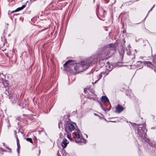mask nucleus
I'll list each match as a JSON object with an SVG mask.
<instances>
[{
    "instance_id": "39448f33",
    "label": "nucleus",
    "mask_w": 156,
    "mask_h": 156,
    "mask_svg": "<svg viewBox=\"0 0 156 156\" xmlns=\"http://www.w3.org/2000/svg\"><path fill=\"white\" fill-rule=\"evenodd\" d=\"M17 98L16 95L14 94H10L9 96V99L11 100L13 103H15L16 102Z\"/></svg>"
},
{
    "instance_id": "dca6fc26",
    "label": "nucleus",
    "mask_w": 156,
    "mask_h": 156,
    "mask_svg": "<svg viewBox=\"0 0 156 156\" xmlns=\"http://www.w3.org/2000/svg\"><path fill=\"white\" fill-rule=\"evenodd\" d=\"M113 46H114V45H113V44H110L109 45V46L110 47H113Z\"/></svg>"
},
{
    "instance_id": "0eeeda50",
    "label": "nucleus",
    "mask_w": 156,
    "mask_h": 156,
    "mask_svg": "<svg viewBox=\"0 0 156 156\" xmlns=\"http://www.w3.org/2000/svg\"><path fill=\"white\" fill-rule=\"evenodd\" d=\"M69 143L68 140L66 139L64 140L62 142L61 146L63 147V149H64L66 147L67 144Z\"/></svg>"
},
{
    "instance_id": "20e7f679",
    "label": "nucleus",
    "mask_w": 156,
    "mask_h": 156,
    "mask_svg": "<svg viewBox=\"0 0 156 156\" xmlns=\"http://www.w3.org/2000/svg\"><path fill=\"white\" fill-rule=\"evenodd\" d=\"M74 61L73 60H69L66 62L64 64V66L65 68L68 67L69 68L72 66L73 65L75 66L74 64Z\"/></svg>"
},
{
    "instance_id": "f8f14e48",
    "label": "nucleus",
    "mask_w": 156,
    "mask_h": 156,
    "mask_svg": "<svg viewBox=\"0 0 156 156\" xmlns=\"http://www.w3.org/2000/svg\"><path fill=\"white\" fill-rule=\"evenodd\" d=\"M26 140L27 141H29L31 143H32L33 142L32 140V139L31 138H26Z\"/></svg>"
},
{
    "instance_id": "a211bd4d",
    "label": "nucleus",
    "mask_w": 156,
    "mask_h": 156,
    "mask_svg": "<svg viewBox=\"0 0 156 156\" xmlns=\"http://www.w3.org/2000/svg\"><path fill=\"white\" fill-rule=\"evenodd\" d=\"M1 149L2 151H3V149L2 148H1Z\"/></svg>"
},
{
    "instance_id": "9b49d317",
    "label": "nucleus",
    "mask_w": 156,
    "mask_h": 156,
    "mask_svg": "<svg viewBox=\"0 0 156 156\" xmlns=\"http://www.w3.org/2000/svg\"><path fill=\"white\" fill-rule=\"evenodd\" d=\"M74 135L76 136L77 138H80V135L79 133L78 132H74Z\"/></svg>"
},
{
    "instance_id": "f03ea898",
    "label": "nucleus",
    "mask_w": 156,
    "mask_h": 156,
    "mask_svg": "<svg viewBox=\"0 0 156 156\" xmlns=\"http://www.w3.org/2000/svg\"><path fill=\"white\" fill-rule=\"evenodd\" d=\"M75 129L74 126L71 123H68L65 124V131L68 134L70 132H71L73 130Z\"/></svg>"
},
{
    "instance_id": "9d476101",
    "label": "nucleus",
    "mask_w": 156,
    "mask_h": 156,
    "mask_svg": "<svg viewBox=\"0 0 156 156\" xmlns=\"http://www.w3.org/2000/svg\"><path fill=\"white\" fill-rule=\"evenodd\" d=\"M101 101L104 102H106L108 101V99L106 96H103L102 97Z\"/></svg>"
},
{
    "instance_id": "ddd939ff",
    "label": "nucleus",
    "mask_w": 156,
    "mask_h": 156,
    "mask_svg": "<svg viewBox=\"0 0 156 156\" xmlns=\"http://www.w3.org/2000/svg\"><path fill=\"white\" fill-rule=\"evenodd\" d=\"M147 66H150L151 67H152L153 66V65L152 64V63L151 62H148L147 63Z\"/></svg>"
},
{
    "instance_id": "f3484780",
    "label": "nucleus",
    "mask_w": 156,
    "mask_h": 156,
    "mask_svg": "<svg viewBox=\"0 0 156 156\" xmlns=\"http://www.w3.org/2000/svg\"><path fill=\"white\" fill-rule=\"evenodd\" d=\"M153 7H154V6H153V7H152V8H151V10H152V9H153Z\"/></svg>"
},
{
    "instance_id": "1a4fd4ad",
    "label": "nucleus",
    "mask_w": 156,
    "mask_h": 156,
    "mask_svg": "<svg viewBox=\"0 0 156 156\" xmlns=\"http://www.w3.org/2000/svg\"><path fill=\"white\" fill-rule=\"evenodd\" d=\"M26 5H23L22 7L18 8L16 10L12 11V13H14L21 11L25 8L26 7Z\"/></svg>"
},
{
    "instance_id": "2eb2a0df",
    "label": "nucleus",
    "mask_w": 156,
    "mask_h": 156,
    "mask_svg": "<svg viewBox=\"0 0 156 156\" xmlns=\"http://www.w3.org/2000/svg\"><path fill=\"white\" fill-rule=\"evenodd\" d=\"M84 92L85 93H86V92H87V88H85L84 90Z\"/></svg>"
},
{
    "instance_id": "423d86ee",
    "label": "nucleus",
    "mask_w": 156,
    "mask_h": 156,
    "mask_svg": "<svg viewBox=\"0 0 156 156\" xmlns=\"http://www.w3.org/2000/svg\"><path fill=\"white\" fill-rule=\"evenodd\" d=\"M115 112L117 113H120L123 111L124 108L122 106L119 105H118L115 107Z\"/></svg>"
},
{
    "instance_id": "6e6552de",
    "label": "nucleus",
    "mask_w": 156,
    "mask_h": 156,
    "mask_svg": "<svg viewBox=\"0 0 156 156\" xmlns=\"http://www.w3.org/2000/svg\"><path fill=\"white\" fill-rule=\"evenodd\" d=\"M103 53H105V55H108L110 54L109 48L108 47H105L103 49Z\"/></svg>"
},
{
    "instance_id": "7ed1b4c3",
    "label": "nucleus",
    "mask_w": 156,
    "mask_h": 156,
    "mask_svg": "<svg viewBox=\"0 0 156 156\" xmlns=\"http://www.w3.org/2000/svg\"><path fill=\"white\" fill-rule=\"evenodd\" d=\"M97 61V59L95 57H90L88 59H86L84 61V62L85 64H88V67L90 65L92 64L95 62Z\"/></svg>"
},
{
    "instance_id": "6ab92c4d",
    "label": "nucleus",
    "mask_w": 156,
    "mask_h": 156,
    "mask_svg": "<svg viewBox=\"0 0 156 156\" xmlns=\"http://www.w3.org/2000/svg\"><path fill=\"white\" fill-rule=\"evenodd\" d=\"M3 144H4V145H5V144L4 143Z\"/></svg>"
},
{
    "instance_id": "4468645a",
    "label": "nucleus",
    "mask_w": 156,
    "mask_h": 156,
    "mask_svg": "<svg viewBox=\"0 0 156 156\" xmlns=\"http://www.w3.org/2000/svg\"><path fill=\"white\" fill-rule=\"evenodd\" d=\"M71 137V136L70 135H69V134H68L67 135V137L69 138V139L71 140V138H70Z\"/></svg>"
},
{
    "instance_id": "f257e3e1",
    "label": "nucleus",
    "mask_w": 156,
    "mask_h": 156,
    "mask_svg": "<svg viewBox=\"0 0 156 156\" xmlns=\"http://www.w3.org/2000/svg\"><path fill=\"white\" fill-rule=\"evenodd\" d=\"M87 64H85L83 61H81L80 63H77L74 66V69L77 73H80L88 68Z\"/></svg>"
}]
</instances>
